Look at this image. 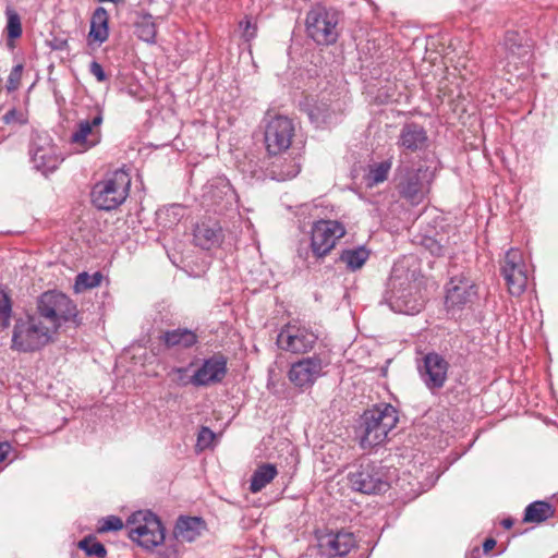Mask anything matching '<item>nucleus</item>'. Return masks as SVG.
<instances>
[{
    "label": "nucleus",
    "instance_id": "obj_26",
    "mask_svg": "<svg viewBox=\"0 0 558 558\" xmlns=\"http://www.w3.org/2000/svg\"><path fill=\"white\" fill-rule=\"evenodd\" d=\"M161 340L167 348L189 349L197 343V335L187 328H177L162 333Z\"/></svg>",
    "mask_w": 558,
    "mask_h": 558
},
{
    "label": "nucleus",
    "instance_id": "obj_1",
    "mask_svg": "<svg viewBox=\"0 0 558 558\" xmlns=\"http://www.w3.org/2000/svg\"><path fill=\"white\" fill-rule=\"evenodd\" d=\"M422 281L415 269H410L404 262L393 265L384 299L396 313L415 315L425 304L421 294Z\"/></svg>",
    "mask_w": 558,
    "mask_h": 558
},
{
    "label": "nucleus",
    "instance_id": "obj_22",
    "mask_svg": "<svg viewBox=\"0 0 558 558\" xmlns=\"http://www.w3.org/2000/svg\"><path fill=\"white\" fill-rule=\"evenodd\" d=\"M304 110L316 128L329 126L338 121L339 106L329 102V100L322 99L312 102L307 100L304 104Z\"/></svg>",
    "mask_w": 558,
    "mask_h": 558
},
{
    "label": "nucleus",
    "instance_id": "obj_18",
    "mask_svg": "<svg viewBox=\"0 0 558 558\" xmlns=\"http://www.w3.org/2000/svg\"><path fill=\"white\" fill-rule=\"evenodd\" d=\"M476 294V287L468 276H454L447 284L446 307L448 311L462 310L475 300Z\"/></svg>",
    "mask_w": 558,
    "mask_h": 558
},
{
    "label": "nucleus",
    "instance_id": "obj_19",
    "mask_svg": "<svg viewBox=\"0 0 558 558\" xmlns=\"http://www.w3.org/2000/svg\"><path fill=\"white\" fill-rule=\"evenodd\" d=\"M228 372L227 359L222 354H214L203 361L193 373L194 387H209L223 380Z\"/></svg>",
    "mask_w": 558,
    "mask_h": 558
},
{
    "label": "nucleus",
    "instance_id": "obj_17",
    "mask_svg": "<svg viewBox=\"0 0 558 558\" xmlns=\"http://www.w3.org/2000/svg\"><path fill=\"white\" fill-rule=\"evenodd\" d=\"M204 197L219 214L238 209V195L227 178H215L205 186Z\"/></svg>",
    "mask_w": 558,
    "mask_h": 558
},
{
    "label": "nucleus",
    "instance_id": "obj_13",
    "mask_svg": "<svg viewBox=\"0 0 558 558\" xmlns=\"http://www.w3.org/2000/svg\"><path fill=\"white\" fill-rule=\"evenodd\" d=\"M345 228L337 220H318L311 230V248L315 257L328 255L339 239L344 236Z\"/></svg>",
    "mask_w": 558,
    "mask_h": 558
},
{
    "label": "nucleus",
    "instance_id": "obj_47",
    "mask_svg": "<svg viewBox=\"0 0 558 558\" xmlns=\"http://www.w3.org/2000/svg\"><path fill=\"white\" fill-rule=\"evenodd\" d=\"M179 557V550L177 548V545H167L163 549L158 551V558H178Z\"/></svg>",
    "mask_w": 558,
    "mask_h": 558
},
{
    "label": "nucleus",
    "instance_id": "obj_29",
    "mask_svg": "<svg viewBox=\"0 0 558 558\" xmlns=\"http://www.w3.org/2000/svg\"><path fill=\"white\" fill-rule=\"evenodd\" d=\"M369 256L371 251L365 245H359L342 250L339 260L345 265L348 270L356 271L365 265Z\"/></svg>",
    "mask_w": 558,
    "mask_h": 558
},
{
    "label": "nucleus",
    "instance_id": "obj_21",
    "mask_svg": "<svg viewBox=\"0 0 558 558\" xmlns=\"http://www.w3.org/2000/svg\"><path fill=\"white\" fill-rule=\"evenodd\" d=\"M428 136L423 125L416 122H407L402 125L397 145L405 151L416 153L427 147Z\"/></svg>",
    "mask_w": 558,
    "mask_h": 558
},
{
    "label": "nucleus",
    "instance_id": "obj_35",
    "mask_svg": "<svg viewBox=\"0 0 558 558\" xmlns=\"http://www.w3.org/2000/svg\"><path fill=\"white\" fill-rule=\"evenodd\" d=\"M102 275L99 271L94 274L81 272L76 276L74 290L81 293L85 290L98 287L101 283Z\"/></svg>",
    "mask_w": 558,
    "mask_h": 558
},
{
    "label": "nucleus",
    "instance_id": "obj_50",
    "mask_svg": "<svg viewBox=\"0 0 558 558\" xmlns=\"http://www.w3.org/2000/svg\"><path fill=\"white\" fill-rule=\"evenodd\" d=\"M501 525L505 527V529H510L512 525H513V520L511 518H507V519H504L501 521Z\"/></svg>",
    "mask_w": 558,
    "mask_h": 558
},
{
    "label": "nucleus",
    "instance_id": "obj_23",
    "mask_svg": "<svg viewBox=\"0 0 558 558\" xmlns=\"http://www.w3.org/2000/svg\"><path fill=\"white\" fill-rule=\"evenodd\" d=\"M504 47L507 51L508 65L526 64L531 59V47L524 40V37L514 31H509L505 35Z\"/></svg>",
    "mask_w": 558,
    "mask_h": 558
},
{
    "label": "nucleus",
    "instance_id": "obj_31",
    "mask_svg": "<svg viewBox=\"0 0 558 558\" xmlns=\"http://www.w3.org/2000/svg\"><path fill=\"white\" fill-rule=\"evenodd\" d=\"M278 474L274 464L265 463L259 465L252 474L250 481V490L258 493L265 488Z\"/></svg>",
    "mask_w": 558,
    "mask_h": 558
},
{
    "label": "nucleus",
    "instance_id": "obj_25",
    "mask_svg": "<svg viewBox=\"0 0 558 558\" xmlns=\"http://www.w3.org/2000/svg\"><path fill=\"white\" fill-rule=\"evenodd\" d=\"M62 161L63 158L57 153V148L52 145L32 149V162L34 167L44 174L53 172Z\"/></svg>",
    "mask_w": 558,
    "mask_h": 558
},
{
    "label": "nucleus",
    "instance_id": "obj_16",
    "mask_svg": "<svg viewBox=\"0 0 558 558\" xmlns=\"http://www.w3.org/2000/svg\"><path fill=\"white\" fill-rule=\"evenodd\" d=\"M432 173L428 168L407 169L401 175L398 189L402 197L411 204H420L429 190Z\"/></svg>",
    "mask_w": 558,
    "mask_h": 558
},
{
    "label": "nucleus",
    "instance_id": "obj_34",
    "mask_svg": "<svg viewBox=\"0 0 558 558\" xmlns=\"http://www.w3.org/2000/svg\"><path fill=\"white\" fill-rule=\"evenodd\" d=\"M183 216V207L180 205H171L157 211V219L163 227H171L180 221Z\"/></svg>",
    "mask_w": 558,
    "mask_h": 558
},
{
    "label": "nucleus",
    "instance_id": "obj_27",
    "mask_svg": "<svg viewBox=\"0 0 558 558\" xmlns=\"http://www.w3.org/2000/svg\"><path fill=\"white\" fill-rule=\"evenodd\" d=\"M204 521L196 517H181L174 527V537L178 541L192 543L202 533Z\"/></svg>",
    "mask_w": 558,
    "mask_h": 558
},
{
    "label": "nucleus",
    "instance_id": "obj_39",
    "mask_svg": "<svg viewBox=\"0 0 558 558\" xmlns=\"http://www.w3.org/2000/svg\"><path fill=\"white\" fill-rule=\"evenodd\" d=\"M422 245L434 256H444L449 253L448 247L433 236H424Z\"/></svg>",
    "mask_w": 558,
    "mask_h": 558
},
{
    "label": "nucleus",
    "instance_id": "obj_51",
    "mask_svg": "<svg viewBox=\"0 0 558 558\" xmlns=\"http://www.w3.org/2000/svg\"><path fill=\"white\" fill-rule=\"evenodd\" d=\"M14 114V111H10L8 113H5V121H10V119H12V116Z\"/></svg>",
    "mask_w": 558,
    "mask_h": 558
},
{
    "label": "nucleus",
    "instance_id": "obj_49",
    "mask_svg": "<svg viewBox=\"0 0 558 558\" xmlns=\"http://www.w3.org/2000/svg\"><path fill=\"white\" fill-rule=\"evenodd\" d=\"M496 546V541L494 538H487L483 543V551L488 554Z\"/></svg>",
    "mask_w": 558,
    "mask_h": 558
},
{
    "label": "nucleus",
    "instance_id": "obj_30",
    "mask_svg": "<svg viewBox=\"0 0 558 558\" xmlns=\"http://www.w3.org/2000/svg\"><path fill=\"white\" fill-rule=\"evenodd\" d=\"M555 508L547 501L536 500L526 506L523 522L541 524L553 518Z\"/></svg>",
    "mask_w": 558,
    "mask_h": 558
},
{
    "label": "nucleus",
    "instance_id": "obj_11",
    "mask_svg": "<svg viewBox=\"0 0 558 558\" xmlns=\"http://www.w3.org/2000/svg\"><path fill=\"white\" fill-rule=\"evenodd\" d=\"M501 275L511 295L519 296L525 291L530 272L520 250L510 248L506 253L501 265Z\"/></svg>",
    "mask_w": 558,
    "mask_h": 558
},
{
    "label": "nucleus",
    "instance_id": "obj_33",
    "mask_svg": "<svg viewBox=\"0 0 558 558\" xmlns=\"http://www.w3.org/2000/svg\"><path fill=\"white\" fill-rule=\"evenodd\" d=\"M391 168V161L385 160L379 163H375L369 168L368 173L365 177L367 186H374L378 183L384 182L387 177L388 172Z\"/></svg>",
    "mask_w": 558,
    "mask_h": 558
},
{
    "label": "nucleus",
    "instance_id": "obj_38",
    "mask_svg": "<svg viewBox=\"0 0 558 558\" xmlns=\"http://www.w3.org/2000/svg\"><path fill=\"white\" fill-rule=\"evenodd\" d=\"M7 33L10 39H16L22 35V23L20 15L15 11H9L7 13Z\"/></svg>",
    "mask_w": 558,
    "mask_h": 558
},
{
    "label": "nucleus",
    "instance_id": "obj_43",
    "mask_svg": "<svg viewBox=\"0 0 558 558\" xmlns=\"http://www.w3.org/2000/svg\"><path fill=\"white\" fill-rule=\"evenodd\" d=\"M241 36L245 41H251L256 36L257 27L250 19H245L239 24Z\"/></svg>",
    "mask_w": 558,
    "mask_h": 558
},
{
    "label": "nucleus",
    "instance_id": "obj_37",
    "mask_svg": "<svg viewBox=\"0 0 558 558\" xmlns=\"http://www.w3.org/2000/svg\"><path fill=\"white\" fill-rule=\"evenodd\" d=\"M78 547L86 553L87 556L104 558L107 554L105 546L93 538H84L78 543Z\"/></svg>",
    "mask_w": 558,
    "mask_h": 558
},
{
    "label": "nucleus",
    "instance_id": "obj_15",
    "mask_svg": "<svg viewBox=\"0 0 558 558\" xmlns=\"http://www.w3.org/2000/svg\"><path fill=\"white\" fill-rule=\"evenodd\" d=\"M420 378L425 387L435 393L444 388L448 379L449 363L436 352H428L417 366Z\"/></svg>",
    "mask_w": 558,
    "mask_h": 558
},
{
    "label": "nucleus",
    "instance_id": "obj_5",
    "mask_svg": "<svg viewBox=\"0 0 558 558\" xmlns=\"http://www.w3.org/2000/svg\"><path fill=\"white\" fill-rule=\"evenodd\" d=\"M131 186V177L119 169L96 183L92 190V202L98 209L112 210L126 199Z\"/></svg>",
    "mask_w": 558,
    "mask_h": 558
},
{
    "label": "nucleus",
    "instance_id": "obj_45",
    "mask_svg": "<svg viewBox=\"0 0 558 558\" xmlns=\"http://www.w3.org/2000/svg\"><path fill=\"white\" fill-rule=\"evenodd\" d=\"M89 72L96 77L98 82H105L107 80V74L102 69L101 64L97 61H93L89 64Z\"/></svg>",
    "mask_w": 558,
    "mask_h": 558
},
{
    "label": "nucleus",
    "instance_id": "obj_40",
    "mask_svg": "<svg viewBox=\"0 0 558 558\" xmlns=\"http://www.w3.org/2000/svg\"><path fill=\"white\" fill-rule=\"evenodd\" d=\"M189 367H173L170 372V376L172 377V380L182 387H185L187 385H193V375H187Z\"/></svg>",
    "mask_w": 558,
    "mask_h": 558
},
{
    "label": "nucleus",
    "instance_id": "obj_2",
    "mask_svg": "<svg viewBox=\"0 0 558 558\" xmlns=\"http://www.w3.org/2000/svg\"><path fill=\"white\" fill-rule=\"evenodd\" d=\"M398 421V411L389 403H379L366 410L361 417L360 446L372 449L384 444Z\"/></svg>",
    "mask_w": 558,
    "mask_h": 558
},
{
    "label": "nucleus",
    "instance_id": "obj_46",
    "mask_svg": "<svg viewBox=\"0 0 558 558\" xmlns=\"http://www.w3.org/2000/svg\"><path fill=\"white\" fill-rule=\"evenodd\" d=\"M300 172V166L296 165L295 162H292L290 166H289V169L287 172H279L277 173V179L278 180H289V179H293L298 175V173Z\"/></svg>",
    "mask_w": 558,
    "mask_h": 558
},
{
    "label": "nucleus",
    "instance_id": "obj_28",
    "mask_svg": "<svg viewBox=\"0 0 558 558\" xmlns=\"http://www.w3.org/2000/svg\"><path fill=\"white\" fill-rule=\"evenodd\" d=\"M109 16L105 8L98 7L90 19L89 38L98 44L105 43L109 37Z\"/></svg>",
    "mask_w": 558,
    "mask_h": 558
},
{
    "label": "nucleus",
    "instance_id": "obj_41",
    "mask_svg": "<svg viewBox=\"0 0 558 558\" xmlns=\"http://www.w3.org/2000/svg\"><path fill=\"white\" fill-rule=\"evenodd\" d=\"M23 72V64L19 63L14 65L8 76L7 89L8 92H14L19 88Z\"/></svg>",
    "mask_w": 558,
    "mask_h": 558
},
{
    "label": "nucleus",
    "instance_id": "obj_20",
    "mask_svg": "<svg viewBox=\"0 0 558 558\" xmlns=\"http://www.w3.org/2000/svg\"><path fill=\"white\" fill-rule=\"evenodd\" d=\"M356 545V539L351 532H329L318 537L320 555L327 558L343 557Z\"/></svg>",
    "mask_w": 558,
    "mask_h": 558
},
{
    "label": "nucleus",
    "instance_id": "obj_12",
    "mask_svg": "<svg viewBox=\"0 0 558 558\" xmlns=\"http://www.w3.org/2000/svg\"><path fill=\"white\" fill-rule=\"evenodd\" d=\"M317 340L318 335L311 327L290 323L278 333L277 344L284 351L305 354L314 349Z\"/></svg>",
    "mask_w": 558,
    "mask_h": 558
},
{
    "label": "nucleus",
    "instance_id": "obj_4",
    "mask_svg": "<svg viewBox=\"0 0 558 558\" xmlns=\"http://www.w3.org/2000/svg\"><path fill=\"white\" fill-rule=\"evenodd\" d=\"M76 304L64 293L51 290L46 291L37 299L36 313L40 319L56 333L66 323L77 326Z\"/></svg>",
    "mask_w": 558,
    "mask_h": 558
},
{
    "label": "nucleus",
    "instance_id": "obj_32",
    "mask_svg": "<svg viewBox=\"0 0 558 558\" xmlns=\"http://www.w3.org/2000/svg\"><path fill=\"white\" fill-rule=\"evenodd\" d=\"M136 36L148 44H154L157 35V26L151 14H143L135 23Z\"/></svg>",
    "mask_w": 558,
    "mask_h": 558
},
{
    "label": "nucleus",
    "instance_id": "obj_14",
    "mask_svg": "<svg viewBox=\"0 0 558 558\" xmlns=\"http://www.w3.org/2000/svg\"><path fill=\"white\" fill-rule=\"evenodd\" d=\"M295 135V125L292 119L286 116L271 118L265 129L266 149L270 155L286 151L292 144Z\"/></svg>",
    "mask_w": 558,
    "mask_h": 558
},
{
    "label": "nucleus",
    "instance_id": "obj_6",
    "mask_svg": "<svg viewBox=\"0 0 558 558\" xmlns=\"http://www.w3.org/2000/svg\"><path fill=\"white\" fill-rule=\"evenodd\" d=\"M129 537L145 549H153L165 541V529L156 514L148 510L132 513L126 520Z\"/></svg>",
    "mask_w": 558,
    "mask_h": 558
},
{
    "label": "nucleus",
    "instance_id": "obj_9",
    "mask_svg": "<svg viewBox=\"0 0 558 558\" xmlns=\"http://www.w3.org/2000/svg\"><path fill=\"white\" fill-rule=\"evenodd\" d=\"M328 365L329 361L320 354L305 356L291 364L288 378L296 389L306 391L326 374Z\"/></svg>",
    "mask_w": 558,
    "mask_h": 558
},
{
    "label": "nucleus",
    "instance_id": "obj_10",
    "mask_svg": "<svg viewBox=\"0 0 558 558\" xmlns=\"http://www.w3.org/2000/svg\"><path fill=\"white\" fill-rule=\"evenodd\" d=\"M102 122L104 110L99 106L93 107L88 116L77 122L70 136V143L76 153H85L100 143Z\"/></svg>",
    "mask_w": 558,
    "mask_h": 558
},
{
    "label": "nucleus",
    "instance_id": "obj_52",
    "mask_svg": "<svg viewBox=\"0 0 558 558\" xmlns=\"http://www.w3.org/2000/svg\"><path fill=\"white\" fill-rule=\"evenodd\" d=\"M14 114V111H10L8 113H5V121H10V119H12V116Z\"/></svg>",
    "mask_w": 558,
    "mask_h": 558
},
{
    "label": "nucleus",
    "instance_id": "obj_8",
    "mask_svg": "<svg viewBox=\"0 0 558 558\" xmlns=\"http://www.w3.org/2000/svg\"><path fill=\"white\" fill-rule=\"evenodd\" d=\"M350 487L362 494H380L389 488L385 468L372 461H362L348 473Z\"/></svg>",
    "mask_w": 558,
    "mask_h": 558
},
{
    "label": "nucleus",
    "instance_id": "obj_44",
    "mask_svg": "<svg viewBox=\"0 0 558 558\" xmlns=\"http://www.w3.org/2000/svg\"><path fill=\"white\" fill-rule=\"evenodd\" d=\"M215 435L208 427H202L198 434L197 444L201 447H207L214 439Z\"/></svg>",
    "mask_w": 558,
    "mask_h": 558
},
{
    "label": "nucleus",
    "instance_id": "obj_3",
    "mask_svg": "<svg viewBox=\"0 0 558 558\" xmlns=\"http://www.w3.org/2000/svg\"><path fill=\"white\" fill-rule=\"evenodd\" d=\"M54 332L40 319V316L26 314L15 319L11 349L17 352L31 353L41 350L52 341Z\"/></svg>",
    "mask_w": 558,
    "mask_h": 558
},
{
    "label": "nucleus",
    "instance_id": "obj_42",
    "mask_svg": "<svg viewBox=\"0 0 558 558\" xmlns=\"http://www.w3.org/2000/svg\"><path fill=\"white\" fill-rule=\"evenodd\" d=\"M123 527V522L119 517L109 515L101 520L99 532L119 531Z\"/></svg>",
    "mask_w": 558,
    "mask_h": 558
},
{
    "label": "nucleus",
    "instance_id": "obj_48",
    "mask_svg": "<svg viewBox=\"0 0 558 558\" xmlns=\"http://www.w3.org/2000/svg\"><path fill=\"white\" fill-rule=\"evenodd\" d=\"M12 450V446L8 441L0 442V462L4 461Z\"/></svg>",
    "mask_w": 558,
    "mask_h": 558
},
{
    "label": "nucleus",
    "instance_id": "obj_36",
    "mask_svg": "<svg viewBox=\"0 0 558 558\" xmlns=\"http://www.w3.org/2000/svg\"><path fill=\"white\" fill-rule=\"evenodd\" d=\"M12 316V302L8 292L0 286V327L7 328Z\"/></svg>",
    "mask_w": 558,
    "mask_h": 558
},
{
    "label": "nucleus",
    "instance_id": "obj_7",
    "mask_svg": "<svg viewBox=\"0 0 558 558\" xmlns=\"http://www.w3.org/2000/svg\"><path fill=\"white\" fill-rule=\"evenodd\" d=\"M339 13L332 8L314 5L306 14V32L318 45H332L339 36Z\"/></svg>",
    "mask_w": 558,
    "mask_h": 558
},
{
    "label": "nucleus",
    "instance_id": "obj_24",
    "mask_svg": "<svg viewBox=\"0 0 558 558\" xmlns=\"http://www.w3.org/2000/svg\"><path fill=\"white\" fill-rule=\"evenodd\" d=\"M223 239L222 228L217 221H202L193 231V241L203 250L218 247Z\"/></svg>",
    "mask_w": 558,
    "mask_h": 558
}]
</instances>
